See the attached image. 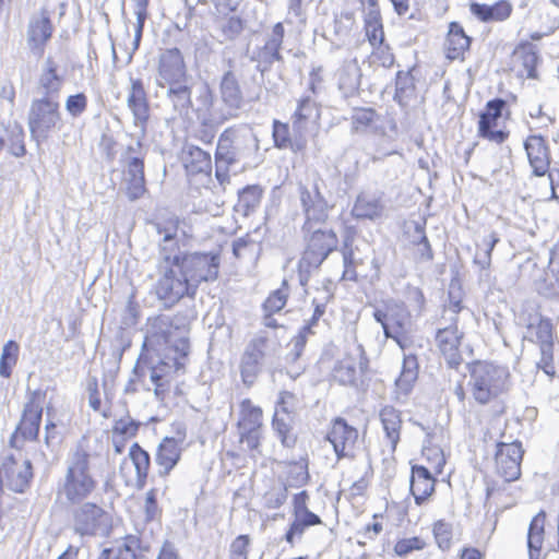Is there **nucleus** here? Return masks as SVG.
I'll use <instances>...</instances> for the list:
<instances>
[{"mask_svg":"<svg viewBox=\"0 0 559 559\" xmlns=\"http://www.w3.org/2000/svg\"><path fill=\"white\" fill-rule=\"evenodd\" d=\"M156 231L163 235L162 246H168V254L178 267L181 276H185L190 286L197 293L202 282H214L218 277L221 258L218 253H183L176 242L177 226L171 224L163 227L155 223Z\"/></svg>","mask_w":559,"mask_h":559,"instance_id":"nucleus-1","label":"nucleus"},{"mask_svg":"<svg viewBox=\"0 0 559 559\" xmlns=\"http://www.w3.org/2000/svg\"><path fill=\"white\" fill-rule=\"evenodd\" d=\"M66 465L59 493L64 495L71 504L81 503L95 491L98 485L93 473L92 455L82 447H78L69 454Z\"/></svg>","mask_w":559,"mask_h":559,"instance_id":"nucleus-2","label":"nucleus"},{"mask_svg":"<svg viewBox=\"0 0 559 559\" xmlns=\"http://www.w3.org/2000/svg\"><path fill=\"white\" fill-rule=\"evenodd\" d=\"M510 378V371L506 366L489 361H475L469 366L467 384L474 400L485 405L509 391Z\"/></svg>","mask_w":559,"mask_h":559,"instance_id":"nucleus-3","label":"nucleus"},{"mask_svg":"<svg viewBox=\"0 0 559 559\" xmlns=\"http://www.w3.org/2000/svg\"><path fill=\"white\" fill-rule=\"evenodd\" d=\"M324 180L318 173L308 176L297 187L300 207L305 216L302 231H310L318 225H323L329 218L330 211L334 207L323 193Z\"/></svg>","mask_w":559,"mask_h":559,"instance_id":"nucleus-4","label":"nucleus"},{"mask_svg":"<svg viewBox=\"0 0 559 559\" xmlns=\"http://www.w3.org/2000/svg\"><path fill=\"white\" fill-rule=\"evenodd\" d=\"M259 151V140L248 124L225 129L218 136L215 157L231 164H248Z\"/></svg>","mask_w":559,"mask_h":559,"instance_id":"nucleus-5","label":"nucleus"},{"mask_svg":"<svg viewBox=\"0 0 559 559\" xmlns=\"http://www.w3.org/2000/svg\"><path fill=\"white\" fill-rule=\"evenodd\" d=\"M157 270L159 278L156 282L155 292L165 308H171L185 296L194 297V289L187 278L179 274L178 267L168 254V246L160 245Z\"/></svg>","mask_w":559,"mask_h":559,"instance_id":"nucleus-6","label":"nucleus"},{"mask_svg":"<svg viewBox=\"0 0 559 559\" xmlns=\"http://www.w3.org/2000/svg\"><path fill=\"white\" fill-rule=\"evenodd\" d=\"M555 340L556 336L551 320L539 313L530 314L523 341L538 346L540 358L536 365L550 377L556 374L554 365Z\"/></svg>","mask_w":559,"mask_h":559,"instance_id":"nucleus-7","label":"nucleus"},{"mask_svg":"<svg viewBox=\"0 0 559 559\" xmlns=\"http://www.w3.org/2000/svg\"><path fill=\"white\" fill-rule=\"evenodd\" d=\"M61 123L60 105L57 99L43 96L32 100L27 124L31 138L37 145L47 141L50 132L56 128L60 129Z\"/></svg>","mask_w":559,"mask_h":559,"instance_id":"nucleus-8","label":"nucleus"},{"mask_svg":"<svg viewBox=\"0 0 559 559\" xmlns=\"http://www.w3.org/2000/svg\"><path fill=\"white\" fill-rule=\"evenodd\" d=\"M219 102L221 106L212 114L215 119L226 121L238 117V111L243 105V94L234 72L233 59H228V70L223 73L219 81Z\"/></svg>","mask_w":559,"mask_h":559,"instance_id":"nucleus-9","label":"nucleus"},{"mask_svg":"<svg viewBox=\"0 0 559 559\" xmlns=\"http://www.w3.org/2000/svg\"><path fill=\"white\" fill-rule=\"evenodd\" d=\"M372 316L381 324L384 336L394 340L403 348V340L411 328V314L404 304L389 300L384 309L377 308Z\"/></svg>","mask_w":559,"mask_h":559,"instance_id":"nucleus-10","label":"nucleus"},{"mask_svg":"<svg viewBox=\"0 0 559 559\" xmlns=\"http://www.w3.org/2000/svg\"><path fill=\"white\" fill-rule=\"evenodd\" d=\"M271 354V341L263 332L246 345L240 359V376L246 386H251L262 371L264 359Z\"/></svg>","mask_w":559,"mask_h":559,"instance_id":"nucleus-11","label":"nucleus"},{"mask_svg":"<svg viewBox=\"0 0 559 559\" xmlns=\"http://www.w3.org/2000/svg\"><path fill=\"white\" fill-rule=\"evenodd\" d=\"M305 233L307 242L300 267L318 269L323 261L337 248L338 239L333 229H322L313 227L310 231Z\"/></svg>","mask_w":559,"mask_h":559,"instance_id":"nucleus-12","label":"nucleus"},{"mask_svg":"<svg viewBox=\"0 0 559 559\" xmlns=\"http://www.w3.org/2000/svg\"><path fill=\"white\" fill-rule=\"evenodd\" d=\"M46 392L35 390L31 392L28 402L25 404L21 420L10 438V445L19 449V438L23 440H36L39 433L43 406L41 401L45 399Z\"/></svg>","mask_w":559,"mask_h":559,"instance_id":"nucleus-13","label":"nucleus"},{"mask_svg":"<svg viewBox=\"0 0 559 559\" xmlns=\"http://www.w3.org/2000/svg\"><path fill=\"white\" fill-rule=\"evenodd\" d=\"M73 526L82 536H105L110 530V519L96 503L84 502L73 512Z\"/></svg>","mask_w":559,"mask_h":559,"instance_id":"nucleus-14","label":"nucleus"},{"mask_svg":"<svg viewBox=\"0 0 559 559\" xmlns=\"http://www.w3.org/2000/svg\"><path fill=\"white\" fill-rule=\"evenodd\" d=\"M285 37V28L282 22L275 23L270 32L265 33L264 44L257 47L250 57L255 62V69L262 76L269 72L274 62L282 63V45Z\"/></svg>","mask_w":559,"mask_h":559,"instance_id":"nucleus-15","label":"nucleus"},{"mask_svg":"<svg viewBox=\"0 0 559 559\" xmlns=\"http://www.w3.org/2000/svg\"><path fill=\"white\" fill-rule=\"evenodd\" d=\"M217 14L214 23L218 33L219 41H234L243 32L246 22L236 13L237 2L235 0H213Z\"/></svg>","mask_w":559,"mask_h":559,"instance_id":"nucleus-16","label":"nucleus"},{"mask_svg":"<svg viewBox=\"0 0 559 559\" xmlns=\"http://www.w3.org/2000/svg\"><path fill=\"white\" fill-rule=\"evenodd\" d=\"M367 367L368 360L364 356V350L359 347L357 356L347 354L337 360L331 376L341 385L358 389L364 385V374Z\"/></svg>","mask_w":559,"mask_h":559,"instance_id":"nucleus-17","label":"nucleus"},{"mask_svg":"<svg viewBox=\"0 0 559 559\" xmlns=\"http://www.w3.org/2000/svg\"><path fill=\"white\" fill-rule=\"evenodd\" d=\"M506 107L507 102L499 97L487 102L485 109L479 114L477 131L480 138L497 144H501L508 139L509 131L495 130Z\"/></svg>","mask_w":559,"mask_h":559,"instance_id":"nucleus-18","label":"nucleus"},{"mask_svg":"<svg viewBox=\"0 0 559 559\" xmlns=\"http://www.w3.org/2000/svg\"><path fill=\"white\" fill-rule=\"evenodd\" d=\"M158 86L165 90L166 97L175 95L176 93L180 94L189 90H194L197 100V107L194 111L198 114H207L214 107L215 98L210 85L205 82L197 83L192 75Z\"/></svg>","mask_w":559,"mask_h":559,"instance_id":"nucleus-19","label":"nucleus"},{"mask_svg":"<svg viewBox=\"0 0 559 559\" xmlns=\"http://www.w3.org/2000/svg\"><path fill=\"white\" fill-rule=\"evenodd\" d=\"M497 448V473L508 483L516 480L521 475V462L524 453L521 442H500Z\"/></svg>","mask_w":559,"mask_h":559,"instance_id":"nucleus-20","label":"nucleus"},{"mask_svg":"<svg viewBox=\"0 0 559 559\" xmlns=\"http://www.w3.org/2000/svg\"><path fill=\"white\" fill-rule=\"evenodd\" d=\"M0 472L7 487L14 492H24L33 478L31 461L19 462L12 454L4 457Z\"/></svg>","mask_w":559,"mask_h":559,"instance_id":"nucleus-21","label":"nucleus"},{"mask_svg":"<svg viewBox=\"0 0 559 559\" xmlns=\"http://www.w3.org/2000/svg\"><path fill=\"white\" fill-rule=\"evenodd\" d=\"M326 439L333 445L337 459L353 456V451L358 439L356 428L349 426L344 418L337 417L329 431Z\"/></svg>","mask_w":559,"mask_h":559,"instance_id":"nucleus-22","label":"nucleus"},{"mask_svg":"<svg viewBox=\"0 0 559 559\" xmlns=\"http://www.w3.org/2000/svg\"><path fill=\"white\" fill-rule=\"evenodd\" d=\"M183 56L178 48L162 51L158 59L157 84L162 85L189 76Z\"/></svg>","mask_w":559,"mask_h":559,"instance_id":"nucleus-23","label":"nucleus"},{"mask_svg":"<svg viewBox=\"0 0 559 559\" xmlns=\"http://www.w3.org/2000/svg\"><path fill=\"white\" fill-rule=\"evenodd\" d=\"M462 337L463 334L459 332L455 318H451L450 325L437 330V346L451 368H456L462 362L459 352Z\"/></svg>","mask_w":559,"mask_h":559,"instance_id":"nucleus-24","label":"nucleus"},{"mask_svg":"<svg viewBox=\"0 0 559 559\" xmlns=\"http://www.w3.org/2000/svg\"><path fill=\"white\" fill-rule=\"evenodd\" d=\"M528 163L536 177L545 176L549 170L550 152L547 141L540 134H532L524 141Z\"/></svg>","mask_w":559,"mask_h":559,"instance_id":"nucleus-25","label":"nucleus"},{"mask_svg":"<svg viewBox=\"0 0 559 559\" xmlns=\"http://www.w3.org/2000/svg\"><path fill=\"white\" fill-rule=\"evenodd\" d=\"M175 331L186 332L185 318L158 314L147 321V333L158 344H171Z\"/></svg>","mask_w":559,"mask_h":559,"instance_id":"nucleus-26","label":"nucleus"},{"mask_svg":"<svg viewBox=\"0 0 559 559\" xmlns=\"http://www.w3.org/2000/svg\"><path fill=\"white\" fill-rule=\"evenodd\" d=\"M127 105L133 115L134 124L144 130L150 117V106L141 79L130 78Z\"/></svg>","mask_w":559,"mask_h":559,"instance_id":"nucleus-27","label":"nucleus"},{"mask_svg":"<svg viewBox=\"0 0 559 559\" xmlns=\"http://www.w3.org/2000/svg\"><path fill=\"white\" fill-rule=\"evenodd\" d=\"M52 35V24L49 16L41 14L33 16L27 26V45L37 58L45 51V45Z\"/></svg>","mask_w":559,"mask_h":559,"instance_id":"nucleus-28","label":"nucleus"},{"mask_svg":"<svg viewBox=\"0 0 559 559\" xmlns=\"http://www.w3.org/2000/svg\"><path fill=\"white\" fill-rule=\"evenodd\" d=\"M294 395L285 392L281 395V400L278 402V406L276 407L275 414L273 416L272 426L275 430L277 437L280 438L282 444L286 448H292L296 443V436L292 432L293 427V418L286 407V399H293Z\"/></svg>","mask_w":559,"mask_h":559,"instance_id":"nucleus-29","label":"nucleus"},{"mask_svg":"<svg viewBox=\"0 0 559 559\" xmlns=\"http://www.w3.org/2000/svg\"><path fill=\"white\" fill-rule=\"evenodd\" d=\"M64 79L58 73V63L52 57H47L38 79V91L43 96L56 99L59 96Z\"/></svg>","mask_w":559,"mask_h":559,"instance_id":"nucleus-30","label":"nucleus"},{"mask_svg":"<svg viewBox=\"0 0 559 559\" xmlns=\"http://www.w3.org/2000/svg\"><path fill=\"white\" fill-rule=\"evenodd\" d=\"M409 484L415 502L421 504L435 491L436 479L427 467L414 465Z\"/></svg>","mask_w":559,"mask_h":559,"instance_id":"nucleus-31","label":"nucleus"},{"mask_svg":"<svg viewBox=\"0 0 559 559\" xmlns=\"http://www.w3.org/2000/svg\"><path fill=\"white\" fill-rule=\"evenodd\" d=\"M181 450L175 438L166 437L158 444L155 453V463L158 466V475L166 476L180 460Z\"/></svg>","mask_w":559,"mask_h":559,"instance_id":"nucleus-32","label":"nucleus"},{"mask_svg":"<svg viewBox=\"0 0 559 559\" xmlns=\"http://www.w3.org/2000/svg\"><path fill=\"white\" fill-rule=\"evenodd\" d=\"M471 40L460 23L451 22L444 43L445 57L449 60L463 58L465 51L469 49Z\"/></svg>","mask_w":559,"mask_h":559,"instance_id":"nucleus-33","label":"nucleus"},{"mask_svg":"<svg viewBox=\"0 0 559 559\" xmlns=\"http://www.w3.org/2000/svg\"><path fill=\"white\" fill-rule=\"evenodd\" d=\"M183 165L189 174H209L212 169L210 153L194 145H186L182 152Z\"/></svg>","mask_w":559,"mask_h":559,"instance_id":"nucleus-34","label":"nucleus"},{"mask_svg":"<svg viewBox=\"0 0 559 559\" xmlns=\"http://www.w3.org/2000/svg\"><path fill=\"white\" fill-rule=\"evenodd\" d=\"M469 10L473 15L483 22H498L504 21L510 16L512 12V5L506 0L498 1L492 5L472 2L469 4Z\"/></svg>","mask_w":559,"mask_h":559,"instance_id":"nucleus-35","label":"nucleus"},{"mask_svg":"<svg viewBox=\"0 0 559 559\" xmlns=\"http://www.w3.org/2000/svg\"><path fill=\"white\" fill-rule=\"evenodd\" d=\"M546 513L540 511L531 521L527 532V548L530 559H539L545 537Z\"/></svg>","mask_w":559,"mask_h":559,"instance_id":"nucleus-36","label":"nucleus"},{"mask_svg":"<svg viewBox=\"0 0 559 559\" xmlns=\"http://www.w3.org/2000/svg\"><path fill=\"white\" fill-rule=\"evenodd\" d=\"M293 516L294 520L284 535L285 542L292 546H294L296 538L301 539L306 530L322 524L321 518L313 512L293 514Z\"/></svg>","mask_w":559,"mask_h":559,"instance_id":"nucleus-37","label":"nucleus"},{"mask_svg":"<svg viewBox=\"0 0 559 559\" xmlns=\"http://www.w3.org/2000/svg\"><path fill=\"white\" fill-rule=\"evenodd\" d=\"M383 205L376 195L360 193L352 209V215L358 219H376L381 216Z\"/></svg>","mask_w":559,"mask_h":559,"instance_id":"nucleus-38","label":"nucleus"},{"mask_svg":"<svg viewBox=\"0 0 559 559\" xmlns=\"http://www.w3.org/2000/svg\"><path fill=\"white\" fill-rule=\"evenodd\" d=\"M417 98L415 78L411 71H399L395 78L394 100L406 107Z\"/></svg>","mask_w":559,"mask_h":559,"instance_id":"nucleus-39","label":"nucleus"},{"mask_svg":"<svg viewBox=\"0 0 559 559\" xmlns=\"http://www.w3.org/2000/svg\"><path fill=\"white\" fill-rule=\"evenodd\" d=\"M380 419L385 436L394 450L400 440V429L402 425L400 412L393 406H384L380 412Z\"/></svg>","mask_w":559,"mask_h":559,"instance_id":"nucleus-40","label":"nucleus"},{"mask_svg":"<svg viewBox=\"0 0 559 559\" xmlns=\"http://www.w3.org/2000/svg\"><path fill=\"white\" fill-rule=\"evenodd\" d=\"M418 376V362L415 355H405L400 377L395 380L396 388L408 394Z\"/></svg>","mask_w":559,"mask_h":559,"instance_id":"nucleus-41","label":"nucleus"},{"mask_svg":"<svg viewBox=\"0 0 559 559\" xmlns=\"http://www.w3.org/2000/svg\"><path fill=\"white\" fill-rule=\"evenodd\" d=\"M121 189L131 202L142 198L146 192L144 170L124 171Z\"/></svg>","mask_w":559,"mask_h":559,"instance_id":"nucleus-42","label":"nucleus"},{"mask_svg":"<svg viewBox=\"0 0 559 559\" xmlns=\"http://www.w3.org/2000/svg\"><path fill=\"white\" fill-rule=\"evenodd\" d=\"M262 189L259 186H247L238 193V201L235 205L237 212L243 216L250 215L260 205Z\"/></svg>","mask_w":559,"mask_h":559,"instance_id":"nucleus-43","label":"nucleus"},{"mask_svg":"<svg viewBox=\"0 0 559 559\" xmlns=\"http://www.w3.org/2000/svg\"><path fill=\"white\" fill-rule=\"evenodd\" d=\"M361 70L356 64H348L344 67L338 76V87L345 96H350L357 93L360 86Z\"/></svg>","mask_w":559,"mask_h":559,"instance_id":"nucleus-44","label":"nucleus"},{"mask_svg":"<svg viewBox=\"0 0 559 559\" xmlns=\"http://www.w3.org/2000/svg\"><path fill=\"white\" fill-rule=\"evenodd\" d=\"M129 457L135 467L138 484L143 487L150 469V454L139 443H133L129 450Z\"/></svg>","mask_w":559,"mask_h":559,"instance_id":"nucleus-45","label":"nucleus"},{"mask_svg":"<svg viewBox=\"0 0 559 559\" xmlns=\"http://www.w3.org/2000/svg\"><path fill=\"white\" fill-rule=\"evenodd\" d=\"M513 55L521 61L522 66L526 70L527 78L535 79L536 66L538 61V55L535 46L528 41L521 43L514 49Z\"/></svg>","mask_w":559,"mask_h":559,"instance_id":"nucleus-46","label":"nucleus"},{"mask_svg":"<svg viewBox=\"0 0 559 559\" xmlns=\"http://www.w3.org/2000/svg\"><path fill=\"white\" fill-rule=\"evenodd\" d=\"M262 411L254 406L249 399H245L240 404V418L238 429H253L261 427Z\"/></svg>","mask_w":559,"mask_h":559,"instance_id":"nucleus-47","label":"nucleus"},{"mask_svg":"<svg viewBox=\"0 0 559 559\" xmlns=\"http://www.w3.org/2000/svg\"><path fill=\"white\" fill-rule=\"evenodd\" d=\"M308 340L307 338H304V335H296L295 337H293V340L290 341V349L289 352L287 353L286 355V361L292 365V368L288 369L287 373L292 377V378H296L297 376H299L302 371H304V367L302 366H295L297 364V361L301 358L302 354H304V350L306 348V344H307Z\"/></svg>","mask_w":559,"mask_h":559,"instance_id":"nucleus-48","label":"nucleus"},{"mask_svg":"<svg viewBox=\"0 0 559 559\" xmlns=\"http://www.w3.org/2000/svg\"><path fill=\"white\" fill-rule=\"evenodd\" d=\"M273 140L275 147L281 150L290 148L297 152L304 147V143L290 139L288 124L282 123L278 120L273 122Z\"/></svg>","mask_w":559,"mask_h":559,"instance_id":"nucleus-49","label":"nucleus"},{"mask_svg":"<svg viewBox=\"0 0 559 559\" xmlns=\"http://www.w3.org/2000/svg\"><path fill=\"white\" fill-rule=\"evenodd\" d=\"M194 90H189L182 93H176L166 97L167 103L170 105L173 111L180 118L187 119L190 117L191 111H194L192 93Z\"/></svg>","mask_w":559,"mask_h":559,"instance_id":"nucleus-50","label":"nucleus"},{"mask_svg":"<svg viewBox=\"0 0 559 559\" xmlns=\"http://www.w3.org/2000/svg\"><path fill=\"white\" fill-rule=\"evenodd\" d=\"M19 344L15 341H8L1 352L0 356V376L3 378H10L13 367L17 362L19 357Z\"/></svg>","mask_w":559,"mask_h":559,"instance_id":"nucleus-51","label":"nucleus"},{"mask_svg":"<svg viewBox=\"0 0 559 559\" xmlns=\"http://www.w3.org/2000/svg\"><path fill=\"white\" fill-rule=\"evenodd\" d=\"M140 548V538L134 535H128L122 545L115 548V559H145V556L139 551Z\"/></svg>","mask_w":559,"mask_h":559,"instance_id":"nucleus-52","label":"nucleus"},{"mask_svg":"<svg viewBox=\"0 0 559 559\" xmlns=\"http://www.w3.org/2000/svg\"><path fill=\"white\" fill-rule=\"evenodd\" d=\"M379 115L373 108H355L352 115V126L356 132L366 131L370 128Z\"/></svg>","mask_w":559,"mask_h":559,"instance_id":"nucleus-53","label":"nucleus"},{"mask_svg":"<svg viewBox=\"0 0 559 559\" xmlns=\"http://www.w3.org/2000/svg\"><path fill=\"white\" fill-rule=\"evenodd\" d=\"M499 240V236L495 231L490 233L487 237L484 238L486 249L483 251H477L474 257V263L479 267L480 271H486L489 269L491 264V252Z\"/></svg>","mask_w":559,"mask_h":559,"instance_id":"nucleus-54","label":"nucleus"},{"mask_svg":"<svg viewBox=\"0 0 559 559\" xmlns=\"http://www.w3.org/2000/svg\"><path fill=\"white\" fill-rule=\"evenodd\" d=\"M288 298V285L286 281H283L282 287L272 292L263 304L264 312L276 313L281 311Z\"/></svg>","mask_w":559,"mask_h":559,"instance_id":"nucleus-55","label":"nucleus"},{"mask_svg":"<svg viewBox=\"0 0 559 559\" xmlns=\"http://www.w3.org/2000/svg\"><path fill=\"white\" fill-rule=\"evenodd\" d=\"M354 25V15L350 12H342L335 15L332 23V33L337 40L344 41L349 37Z\"/></svg>","mask_w":559,"mask_h":559,"instance_id":"nucleus-56","label":"nucleus"},{"mask_svg":"<svg viewBox=\"0 0 559 559\" xmlns=\"http://www.w3.org/2000/svg\"><path fill=\"white\" fill-rule=\"evenodd\" d=\"M313 115L318 116L314 100L310 96L302 97L292 117L293 124L301 128L302 122L312 118Z\"/></svg>","mask_w":559,"mask_h":559,"instance_id":"nucleus-57","label":"nucleus"},{"mask_svg":"<svg viewBox=\"0 0 559 559\" xmlns=\"http://www.w3.org/2000/svg\"><path fill=\"white\" fill-rule=\"evenodd\" d=\"M433 536L438 547L442 550H448L452 542V526L451 524L440 520L433 525Z\"/></svg>","mask_w":559,"mask_h":559,"instance_id":"nucleus-58","label":"nucleus"},{"mask_svg":"<svg viewBox=\"0 0 559 559\" xmlns=\"http://www.w3.org/2000/svg\"><path fill=\"white\" fill-rule=\"evenodd\" d=\"M287 488L285 486L272 487L263 496L264 507L267 509H278L287 500Z\"/></svg>","mask_w":559,"mask_h":559,"instance_id":"nucleus-59","label":"nucleus"},{"mask_svg":"<svg viewBox=\"0 0 559 559\" xmlns=\"http://www.w3.org/2000/svg\"><path fill=\"white\" fill-rule=\"evenodd\" d=\"M140 318V305L135 301V295L132 293L127 300L126 309L121 318V323L126 328L134 326Z\"/></svg>","mask_w":559,"mask_h":559,"instance_id":"nucleus-60","label":"nucleus"},{"mask_svg":"<svg viewBox=\"0 0 559 559\" xmlns=\"http://www.w3.org/2000/svg\"><path fill=\"white\" fill-rule=\"evenodd\" d=\"M87 107V97L83 93L70 95L66 100L67 111L73 116L79 117L82 115Z\"/></svg>","mask_w":559,"mask_h":559,"instance_id":"nucleus-61","label":"nucleus"},{"mask_svg":"<svg viewBox=\"0 0 559 559\" xmlns=\"http://www.w3.org/2000/svg\"><path fill=\"white\" fill-rule=\"evenodd\" d=\"M61 441L62 438L60 432L57 430V425L52 420L47 419L44 438L47 449L50 450V452H56Z\"/></svg>","mask_w":559,"mask_h":559,"instance_id":"nucleus-62","label":"nucleus"},{"mask_svg":"<svg viewBox=\"0 0 559 559\" xmlns=\"http://www.w3.org/2000/svg\"><path fill=\"white\" fill-rule=\"evenodd\" d=\"M425 547V543L419 537H411L399 540L394 546L397 556H406L414 550H420Z\"/></svg>","mask_w":559,"mask_h":559,"instance_id":"nucleus-63","label":"nucleus"},{"mask_svg":"<svg viewBox=\"0 0 559 559\" xmlns=\"http://www.w3.org/2000/svg\"><path fill=\"white\" fill-rule=\"evenodd\" d=\"M140 423L131 418L119 419L115 423L112 431L123 437H134L139 430Z\"/></svg>","mask_w":559,"mask_h":559,"instance_id":"nucleus-64","label":"nucleus"}]
</instances>
